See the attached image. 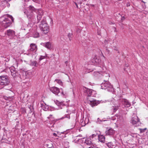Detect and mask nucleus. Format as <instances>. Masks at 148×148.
<instances>
[{
  "instance_id": "obj_15",
  "label": "nucleus",
  "mask_w": 148,
  "mask_h": 148,
  "mask_svg": "<svg viewBox=\"0 0 148 148\" xmlns=\"http://www.w3.org/2000/svg\"><path fill=\"white\" fill-rule=\"evenodd\" d=\"M105 138L104 136L103 135H100L98 136L99 140L102 143H104L105 141Z\"/></svg>"
},
{
  "instance_id": "obj_19",
  "label": "nucleus",
  "mask_w": 148,
  "mask_h": 148,
  "mask_svg": "<svg viewBox=\"0 0 148 148\" xmlns=\"http://www.w3.org/2000/svg\"><path fill=\"white\" fill-rule=\"evenodd\" d=\"M85 143L88 145H90L91 144V141L88 139H86L85 140Z\"/></svg>"
},
{
  "instance_id": "obj_42",
  "label": "nucleus",
  "mask_w": 148,
  "mask_h": 148,
  "mask_svg": "<svg viewBox=\"0 0 148 148\" xmlns=\"http://www.w3.org/2000/svg\"><path fill=\"white\" fill-rule=\"evenodd\" d=\"M95 148H99V147H95Z\"/></svg>"
},
{
  "instance_id": "obj_7",
  "label": "nucleus",
  "mask_w": 148,
  "mask_h": 148,
  "mask_svg": "<svg viewBox=\"0 0 148 148\" xmlns=\"http://www.w3.org/2000/svg\"><path fill=\"white\" fill-rule=\"evenodd\" d=\"M50 90L53 93L56 95L60 92L59 89L56 87H51L50 88Z\"/></svg>"
},
{
  "instance_id": "obj_27",
  "label": "nucleus",
  "mask_w": 148,
  "mask_h": 148,
  "mask_svg": "<svg viewBox=\"0 0 148 148\" xmlns=\"http://www.w3.org/2000/svg\"><path fill=\"white\" fill-rule=\"evenodd\" d=\"M118 106H115L113 108L114 111V112H116L118 109Z\"/></svg>"
},
{
  "instance_id": "obj_2",
  "label": "nucleus",
  "mask_w": 148,
  "mask_h": 148,
  "mask_svg": "<svg viewBox=\"0 0 148 148\" xmlns=\"http://www.w3.org/2000/svg\"><path fill=\"white\" fill-rule=\"evenodd\" d=\"M9 81L7 76H1L0 77V84L2 85H8Z\"/></svg>"
},
{
  "instance_id": "obj_14",
  "label": "nucleus",
  "mask_w": 148,
  "mask_h": 148,
  "mask_svg": "<svg viewBox=\"0 0 148 148\" xmlns=\"http://www.w3.org/2000/svg\"><path fill=\"white\" fill-rule=\"evenodd\" d=\"M122 102L127 107H129L131 106V104L127 99H123V100H122Z\"/></svg>"
},
{
  "instance_id": "obj_8",
  "label": "nucleus",
  "mask_w": 148,
  "mask_h": 148,
  "mask_svg": "<svg viewBox=\"0 0 148 148\" xmlns=\"http://www.w3.org/2000/svg\"><path fill=\"white\" fill-rule=\"evenodd\" d=\"M139 121L138 117L136 115H134L132 118L131 122L133 124L135 125Z\"/></svg>"
},
{
  "instance_id": "obj_5",
  "label": "nucleus",
  "mask_w": 148,
  "mask_h": 148,
  "mask_svg": "<svg viewBox=\"0 0 148 148\" xmlns=\"http://www.w3.org/2000/svg\"><path fill=\"white\" fill-rule=\"evenodd\" d=\"M101 87L102 89H105L109 88H111L112 86L109 82L105 81L101 84Z\"/></svg>"
},
{
  "instance_id": "obj_35",
  "label": "nucleus",
  "mask_w": 148,
  "mask_h": 148,
  "mask_svg": "<svg viewBox=\"0 0 148 148\" xmlns=\"http://www.w3.org/2000/svg\"><path fill=\"white\" fill-rule=\"evenodd\" d=\"M97 120L98 121H105V120H101V119H100L99 118H98L97 119Z\"/></svg>"
},
{
  "instance_id": "obj_34",
  "label": "nucleus",
  "mask_w": 148,
  "mask_h": 148,
  "mask_svg": "<svg viewBox=\"0 0 148 148\" xmlns=\"http://www.w3.org/2000/svg\"><path fill=\"white\" fill-rule=\"evenodd\" d=\"M52 116V115H51V114H50V115H49V116L47 117V118H48V119H50V118H51V116Z\"/></svg>"
},
{
  "instance_id": "obj_25",
  "label": "nucleus",
  "mask_w": 148,
  "mask_h": 148,
  "mask_svg": "<svg viewBox=\"0 0 148 148\" xmlns=\"http://www.w3.org/2000/svg\"><path fill=\"white\" fill-rule=\"evenodd\" d=\"M39 36V34L38 33L36 32L34 35V37L35 38H37Z\"/></svg>"
},
{
  "instance_id": "obj_37",
  "label": "nucleus",
  "mask_w": 148,
  "mask_h": 148,
  "mask_svg": "<svg viewBox=\"0 0 148 148\" xmlns=\"http://www.w3.org/2000/svg\"><path fill=\"white\" fill-rule=\"evenodd\" d=\"M88 148H95V147H88Z\"/></svg>"
},
{
  "instance_id": "obj_38",
  "label": "nucleus",
  "mask_w": 148,
  "mask_h": 148,
  "mask_svg": "<svg viewBox=\"0 0 148 148\" xmlns=\"http://www.w3.org/2000/svg\"><path fill=\"white\" fill-rule=\"evenodd\" d=\"M68 62L67 61H66L65 62V63L66 64L68 63Z\"/></svg>"
},
{
  "instance_id": "obj_26",
  "label": "nucleus",
  "mask_w": 148,
  "mask_h": 148,
  "mask_svg": "<svg viewBox=\"0 0 148 148\" xmlns=\"http://www.w3.org/2000/svg\"><path fill=\"white\" fill-rule=\"evenodd\" d=\"M32 65L35 66H36L37 64V62L35 61L32 62Z\"/></svg>"
},
{
  "instance_id": "obj_1",
  "label": "nucleus",
  "mask_w": 148,
  "mask_h": 148,
  "mask_svg": "<svg viewBox=\"0 0 148 148\" xmlns=\"http://www.w3.org/2000/svg\"><path fill=\"white\" fill-rule=\"evenodd\" d=\"M39 27L41 30L45 34L47 33L49 31V26L45 20L42 21Z\"/></svg>"
},
{
  "instance_id": "obj_28",
  "label": "nucleus",
  "mask_w": 148,
  "mask_h": 148,
  "mask_svg": "<svg viewBox=\"0 0 148 148\" xmlns=\"http://www.w3.org/2000/svg\"><path fill=\"white\" fill-rule=\"evenodd\" d=\"M71 33H69L68 35V36L69 37V39L70 40H71Z\"/></svg>"
},
{
  "instance_id": "obj_21",
  "label": "nucleus",
  "mask_w": 148,
  "mask_h": 148,
  "mask_svg": "<svg viewBox=\"0 0 148 148\" xmlns=\"http://www.w3.org/2000/svg\"><path fill=\"white\" fill-rule=\"evenodd\" d=\"M22 29L24 30H26L29 29H28V25H25L22 27Z\"/></svg>"
},
{
  "instance_id": "obj_3",
  "label": "nucleus",
  "mask_w": 148,
  "mask_h": 148,
  "mask_svg": "<svg viewBox=\"0 0 148 148\" xmlns=\"http://www.w3.org/2000/svg\"><path fill=\"white\" fill-rule=\"evenodd\" d=\"M11 24V22L8 18H5L4 20L0 23V25L5 28L9 27Z\"/></svg>"
},
{
  "instance_id": "obj_13",
  "label": "nucleus",
  "mask_w": 148,
  "mask_h": 148,
  "mask_svg": "<svg viewBox=\"0 0 148 148\" xmlns=\"http://www.w3.org/2000/svg\"><path fill=\"white\" fill-rule=\"evenodd\" d=\"M30 49L29 50L31 51H36L37 50V46L36 44L34 43H32L30 45Z\"/></svg>"
},
{
  "instance_id": "obj_29",
  "label": "nucleus",
  "mask_w": 148,
  "mask_h": 148,
  "mask_svg": "<svg viewBox=\"0 0 148 148\" xmlns=\"http://www.w3.org/2000/svg\"><path fill=\"white\" fill-rule=\"evenodd\" d=\"M45 58V56H41L39 58V60H42L43 59Z\"/></svg>"
},
{
  "instance_id": "obj_16",
  "label": "nucleus",
  "mask_w": 148,
  "mask_h": 148,
  "mask_svg": "<svg viewBox=\"0 0 148 148\" xmlns=\"http://www.w3.org/2000/svg\"><path fill=\"white\" fill-rule=\"evenodd\" d=\"M54 102L58 106H63L64 105V101H59L57 100H55Z\"/></svg>"
},
{
  "instance_id": "obj_44",
  "label": "nucleus",
  "mask_w": 148,
  "mask_h": 148,
  "mask_svg": "<svg viewBox=\"0 0 148 148\" xmlns=\"http://www.w3.org/2000/svg\"><path fill=\"white\" fill-rule=\"evenodd\" d=\"M103 56V57L105 58V57Z\"/></svg>"
},
{
  "instance_id": "obj_32",
  "label": "nucleus",
  "mask_w": 148,
  "mask_h": 148,
  "mask_svg": "<svg viewBox=\"0 0 148 148\" xmlns=\"http://www.w3.org/2000/svg\"><path fill=\"white\" fill-rule=\"evenodd\" d=\"M53 135L54 136H55V137H57V135L56 134V133H53Z\"/></svg>"
},
{
  "instance_id": "obj_12",
  "label": "nucleus",
  "mask_w": 148,
  "mask_h": 148,
  "mask_svg": "<svg viewBox=\"0 0 148 148\" xmlns=\"http://www.w3.org/2000/svg\"><path fill=\"white\" fill-rule=\"evenodd\" d=\"M6 34L9 37H13L15 35V32L12 29L8 30L6 31Z\"/></svg>"
},
{
  "instance_id": "obj_11",
  "label": "nucleus",
  "mask_w": 148,
  "mask_h": 148,
  "mask_svg": "<svg viewBox=\"0 0 148 148\" xmlns=\"http://www.w3.org/2000/svg\"><path fill=\"white\" fill-rule=\"evenodd\" d=\"M115 133V131L112 128H110L105 132L106 135L107 136L113 135Z\"/></svg>"
},
{
  "instance_id": "obj_22",
  "label": "nucleus",
  "mask_w": 148,
  "mask_h": 148,
  "mask_svg": "<svg viewBox=\"0 0 148 148\" xmlns=\"http://www.w3.org/2000/svg\"><path fill=\"white\" fill-rule=\"evenodd\" d=\"M4 99L6 100H8L9 101H10L12 100V97H4Z\"/></svg>"
},
{
  "instance_id": "obj_24",
  "label": "nucleus",
  "mask_w": 148,
  "mask_h": 148,
  "mask_svg": "<svg viewBox=\"0 0 148 148\" xmlns=\"http://www.w3.org/2000/svg\"><path fill=\"white\" fill-rule=\"evenodd\" d=\"M29 10L31 11H34L35 10V8H34V7L32 6V5H30L29 6Z\"/></svg>"
},
{
  "instance_id": "obj_43",
  "label": "nucleus",
  "mask_w": 148,
  "mask_h": 148,
  "mask_svg": "<svg viewBox=\"0 0 148 148\" xmlns=\"http://www.w3.org/2000/svg\"><path fill=\"white\" fill-rule=\"evenodd\" d=\"M26 73H25V75H26Z\"/></svg>"
},
{
  "instance_id": "obj_33",
  "label": "nucleus",
  "mask_w": 148,
  "mask_h": 148,
  "mask_svg": "<svg viewBox=\"0 0 148 148\" xmlns=\"http://www.w3.org/2000/svg\"><path fill=\"white\" fill-rule=\"evenodd\" d=\"M126 5L127 7L129 6L130 5V3H127L126 4Z\"/></svg>"
},
{
  "instance_id": "obj_41",
  "label": "nucleus",
  "mask_w": 148,
  "mask_h": 148,
  "mask_svg": "<svg viewBox=\"0 0 148 148\" xmlns=\"http://www.w3.org/2000/svg\"><path fill=\"white\" fill-rule=\"evenodd\" d=\"M17 66H18V63H17Z\"/></svg>"
},
{
  "instance_id": "obj_39",
  "label": "nucleus",
  "mask_w": 148,
  "mask_h": 148,
  "mask_svg": "<svg viewBox=\"0 0 148 148\" xmlns=\"http://www.w3.org/2000/svg\"><path fill=\"white\" fill-rule=\"evenodd\" d=\"M124 18H124V17H123L122 18V20H123V19L124 20Z\"/></svg>"
},
{
  "instance_id": "obj_23",
  "label": "nucleus",
  "mask_w": 148,
  "mask_h": 148,
  "mask_svg": "<svg viewBox=\"0 0 148 148\" xmlns=\"http://www.w3.org/2000/svg\"><path fill=\"white\" fill-rule=\"evenodd\" d=\"M107 146L109 147H112L113 146L112 143L111 142L108 143L107 144Z\"/></svg>"
},
{
  "instance_id": "obj_20",
  "label": "nucleus",
  "mask_w": 148,
  "mask_h": 148,
  "mask_svg": "<svg viewBox=\"0 0 148 148\" xmlns=\"http://www.w3.org/2000/svg\"><path fill=\"white\" fill-rule=\"evenodd\" d=\"M6 16L10 18L11 19L12 21V22H14V19L13 17L12 16L8 14H7L6 15Z\"/></svg>"
},
{
  "instance_id": "obj_9",
  "label": "nucleus",
  "mask_w": 148,
  "mask_h": 148,
  "mask_svg": "<svg viewBox=\"0 0 148 148\" xmlns=\"http://www.w3.org/2000/svg\"><path fill=\"white\" fill-rule=\"evenodd\" d=\"M43 14V12L42 10L41 9L38 10L37 16V18L38 20L40 21L41 19Z\"/></svg>"
},
{
  "instance_id": "obj_36",
  "label": "nucleus",
  "mask_w": 148,
  "mask_h": 148,
  "mask_svg": "<svg viewBox=\"0 0 148 148\" xmlns=\"http://www.w3.org/2000/svg\"><path fill=\"white\" fill-rule=\"evenodd\" d=\"M75 5H76V6H77V8H78V5H77V4L76 3H75Z\"/></svg>"
},
{
  "instance_id": "obj_46",
  "label": "nucleus",
  "mask_w": 148,
  "mask_h": 148,
  "mask_svg": "<svg viewBox=\"0 0 148 148\" xmlns=\"http://www.w3.org/2000/svg\"><path fill=\"white\" fill-rule=\"evenodd\" d=\"M147 88H148V86H147Z\"/></svg>"
},
{
  "instance_id": "obj_10",
  "label": "nucleus",
  "mask_w": 148,
  "mask_h": 148,
  "mask_svg": "<svg viewBox=\"0 0 148 148\" xmlns=\"http://www.w3.org/2000/svg\"><path fill=\"white\" fill-rule=\"evenodd\" d=\"M100 102L99 101L93 100H90V104L92 107H93L95 106H97Z\"/></svg>"
},
{
  "instance_id": "obj_40",
  "label": "nucleus",
  "mask_w": 148,
  "mask_h": 148,
  "mask_svg": "<svg viewBox=\"0 0 148 148\" xmlns=\"http://www.w3.org/2000/svg\"><path fill=\"white\" fill-rule=\"evenodd\" d=\"M11 0H7V1H10Z\"/></svg>"
},
{
  "instance_id": "obj_31",
  "label": "nucleus",
  "mask_w": 148,
  "mask_h": 148,
  "mask_svg": "<svg viewBox=\"0 0 148 148\" xmlns=\"http://www.w3.org/2000/svg\"><path fill=\"white\" fill-rule=\"evenodd\" d=\"M34 2H36V3H38L40 0H32Z\"/></svg>"
},
{
  "instance_id": "obj_4",
  "label": "nucleus",
  "mask_w": 148,
  "mask_h": 148,
  "mask_svg": "<svg viewBox=\"0 0 148 148\" xmlns=\"http://www.w3.org/2000/svg\"><path fill=\"white\" fill-rule=\"evenodd\" d=\"M85 89L86 90H85V92H86L88 96L95 97V95L96 94L95 91L86 88Z\"/></svg>"
},
{
  "instance_id": "obj_30",
  "label": "nucleus",
  "mask_w": 148,
  "mask_h": 148,
  "mask_svg": "<svg viewBox=\"0 0 148 148\" xmlns=\"http://www.w3.org/2000/svg\"><path fill=\"white\" fill-rule=\"evenodd\" d=\"M146 130V128H145L143 129H140V131L141 132H144V131Z\"/></svg>"
},
{
  "instance_id": "obj_18",
  "label": "nucleus",
  "mask_w": 148,
  "mask_h": 148,
  "mask_svg": "<svg viewBox=\"0 0 148 148\" xmlns=\"http://www.w3.org/2000/svg\"><path fill=\"white\" fill-rule=\"evenodd\" d=\"M55 82L58 84L60 85H62L63 83L61 80L60 79H56L55 80Z\"/></svg>"
},
{
  "instance_id": "obj_17",
  "label": "nucleus",
  "mask_w": 148,
  "mask_h": 148,
  "mask_svg": "<svg viewBox=\"0 0 148 148\" xmlns=\"http://www.w3.org/2000/svg\"><path fill=\"white\" fill-rule=\"evenodd\" d=\"M45 47H46L50 49L52 48V45L50 42H47L46 43Z\"/></svg>"
},
{
  "instance_id": "obj_6",
  "label": "nucleus",
  "mask_w": 148,
  "mask_h": 148,
  "mask_svg": "<svg viewBox=\"0 0 148 148\" xmlns=\"http://www.w3.org/2000/svg\"><path fill=\"white\" fill-rule=\"evenodd\" d=\"M10 69L12 76L13 77H16L17 74V73L14 67V66L11 67Z\"/></svg>"
},
{
  "instance_id": "obj_45",
  "label": "nucleus",
  "mask_w": 148,
  "mask_h": 148,
  "mask_svg": "<svg viewBox=\"0 0 148 148\" xmlns=\"http://www.w3.org/2000/svg\"><path fill=\"white\" fill-rule=\"evenodd\" d=\"M58 133H59V132H57V133H58Z\"/></svg>"
}]
</instances>
